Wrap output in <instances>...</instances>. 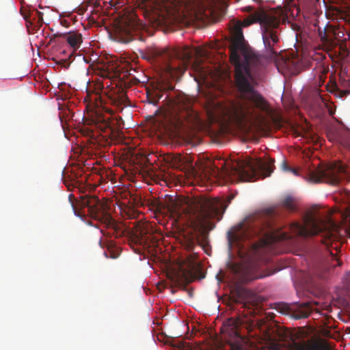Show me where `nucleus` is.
Here are the masks:
<instances>
[{"mask_svg":"<svg viewBox=\"0 0 350 350\" xmlns=\"http://www.w3.org/2000/svg\"><path fill=\"white\" fill-rule=\"evenodd\" d=\"M229 51L238 97L227 109L228 118L242 129L247 124L262 126L265 122L262 113H269L270 109L267 101L255 90V86L263 75L265 60L247 48L240 29L233 38Z\"/></svg>","mask_w":350,"mask_h":350,"instance_id":"obj_1","label":"nucleus"},{"mask_svg":"<svg viewBox=\"0 0 350 350\" xmlns=\"http://www.w3.org/2000/svg\"><path fill=\"white\" fill-rule=\"evenodd\" d=\"M276 214V211L271 208L265 214L254 217L251 221L241 226L240 232L236 238L250 239L255 236H261L262 243L254 245V252L257 253L258 248L270 241H289L295 243V239L298 237L306 238L319 234L323 230V221L317 219L314 215L308 213L304 217V224L293 222L285 230L275 229L271 217Z\"/></svg>","mask_w":350,"mask_h":350,"instance_id":"obj_2","label":"nucleus"},{"mask_svg":"<svg viewBox=\"0 0 350 350\" xmlns=\"http://www.w3.org/2000/svg\"><path fill=\"white\" fill-rule=\"evenodd\" d=\"M152 206L157 213H169L172 217L185 219L195 231L200 232L203 237L211 230L210 219L219 212V201L202 197L172 199L166 206L159 202H154Z\"/></svg>","mask_w":350,"mask_h":350,"instance_id":"obj_3","label":"nucleus"},{"mask_svg":"<svg viewBox=\"0 0 350 350\" xmlns=\"http://www.w3.org/2000/svg\"><path fill=\"white\" fill-rule=\"evenodd\" d=\"M139 10L150 25L161 27L163 31H172L174 26L189 25L196 21H205L213 17V9L194 10L185 13L174 4L161 0H141Z\"/></svg>","mask_w":350,"mask_h":350,"instance_id":"obj_4","label":"nucleus"},{"mask_svg":"<svg viewBox=\"0 0 350 350\" xmlns=\"http://www.w3.org/2000/svg\"><path fill=\"white\" fill-rule=\"evenodd\" d=\"M79 198V200H77L73 194H70L68 196L75 214L77 216L81 217L83 214V210L87 208L90 217L99 221L106 228V231L103 230L100 231L106 238L100 239L99 245L103 248L105 247L107 248L111 258H116L118 256L113 251L114 243L107 238L112 237L118 238L122 236L124 230L122 224L118 223L112 217L107 202L100 200L95 196L83 195L81 196Z\"/></svg>","mask_w":350,"mask_h":350,"instance_id":"obj_5","label":"nucleus"},{"mask_svg":"<svg viewBox=\"0 0 350 350\" xmlns=\"http://www.w3.org/2000/svg\"><path fill=\"white\" fill-rule=\"evenodd\" d=\"M154 55L155 57L161 58L163 62L162 69L167 79H179L189 64L193 70L202 77L206 75L207 70L202 65L201 59L208 56V51L203 47L156 50Z\"/></svg>","mask_w":350,"mask_h":350,"instance_id":"obj_6","label":"nucleus"},{"mask_svg":"<svg viewBox=\"0 0 350 350\" xmlns=\"http://www.w3.org/2000/svg\"><path fill=\"white\" fill-rule=\"evenodd\" d=\"M273 163L274 160L271 159L265 161L239 160L232 163L230 169L224 172L215 167L213 170L212 175L215 177L224 175L232 183L256 181L270 176L273 170Z\"/></svg>","mask_w":350,"mask_h":350,"instance_id":"obj_7","label":"nucleus"},{"mask_svg":"<svg viewBox=\"0 0 350 350\" xmlns=\"http://www.w3.org/2000/svg\"><path fill=\"white\" fill-rule=\"evenodd\" d=\"M164 101L168 104V129L179 132L184 128H191L200 122L198 114L193 109V100L185 94H179L170 98L167 94Z\"/></svg>","mask_w":350,"mask_h":350,"instance_id":"obj_8","label":"nucleus"},{"mask_svg":"<svg viewBox=\"0 0 350 350\" xmlns=\"http://www.w3.org/2000/svg\"><path fill=\"white\" fill-rule=\"evenodd\" d=\"M281 12L259 10L255 11L252 15L254 21L258 22L260 25L263 43L270 58L278 55L275 46L280 40Z\"/></svg>","mask_w":350,"mask_h":350,"instance_id":"obj_9","label":"nucleus"},{"mask_svg":"<svg viewBox=\"0 0 350 350\" xmlns=\"http://www.w3.org/2000/svg\"><path fill=\"white\" fill-rule=\"evenodd\" d=\"M308 180L314 183L325 182L330 185H338L342 180L349 182L350 174L344 163L336 161L325 168L310 171Z\"/></svg>","mask_w":350,"mask_h":350,"instance_id":"obj_10","label":"nucleus"},{"mask_svg":"<svg viewBox=\"0 0 350 350\" xmlns=\"http://www.w3.org/2000/svg\"><path fill=\"white\" fill-rule=\"evenodd\" d=\"M290 350H333L327 340L319 334H308L304 330L297 334L289 343Z\"/></svg>","mask_w":350,"mask_h":350,"instance_id":"obj_11","label":"nucleus"},{"mask_svg":"<svg viewBox=\"0 0 350 350\" xmlns=\"http://www.w3.org/2000/svg\"><path fill=\"white\" fill-rule=\"evenodd\" d=\"M122 122L121 117L113 118L111 115L97 117L95 124L101 132L102 138L104 139V142H100L98 146H109L111 142L118 137L120 130L122 129Z\"/></svg>","mask_w":350,"mask_h":350,"instance_id":"obj_12","label":"nucleus"},{"mask_svg":"<svg viewBox=\"0 0 350 350\" xmlns=\"http://www.w3.org/2000/svg\"><path fill=\"white\" fill-rule=\"evenodd\" d=\"M228 269L232 275L231 282L235 286L249 282L260 278L253 272V269L247 265L229 262L227 264Z\"/></svg>","mask_w":350,"mask_h":350,"instance_id":"obj_13","label":"nucleus"},{"mask_svg":"<svg viewBox=\"0 0 350 350\" xmlns=\"http://www.w3.org/2000/svg\"><path fill=\"white\" fill-rule=\"evenodd\" d=\"M146 25L140 21L135 14L127 17L124 22V26L120 28V32L125 37L122 38L124 42H129L133 40L139 39L144 40L143 36L138 31L145 30Z\"/></svg>","mask_w":350,"mask_h":350,"instance_id":"obj_14","label":"nucleus"},{"mask_svg":"<svg viewBox=\"0 0 350 350\" xmlns=\"http://www.w3.org/2000/svg\"><path fill=\"white\" fill-rule=\"evenodd\" d=\"M109 81L106 82V87L104 86V83H103V88L100 96V103L109 102L122 111L124 106L128 105L129 98L123 90H120L116 88V87L115 88H109Z\"/></svg>","mask_w":350,"mask_h":350,"instance_id":"obj_15","label":"nucleus"},{"mask_svg":"<svg viewBox=\"0 0 350 350\" xmlns=\"http://www.w3.org/2000/svg\"><path fill=\"white\" fill-rule=\"evenodd\" d=\"M54 39H62L73 51L81 47L83 42V36L81 33L77 31L68 32H57L53 35Z\"/></svg>","mask_w":350,"mask_h":350,"instance_id":"obj_16","label":"nucleus"},{"mask_svg":"<svg viewBox=\"0 0 350 350\" xmlns=\"http://www.w3.org/2000/svg\"><path fill=\"white\" fill-rule=\"evenodd\" d=\"M282 312L288 313L295 319H300L308 317L311 313V308L308 303L299 305L295 308L284 305Z\"/></svg>","mask_w":350,"mask_h":350,"instance_id":"obj_17","label":"nucleus"},{"mask_svg":"<svg viewBox=\"0 0 350 350\" xmlns=\"http://www.w3.org/2000/svg\"><path fill=\"white\" fill-rule=\"evenodd\" d=\"M149 225L144 224L136 226L135 232L133 234V239L136 243L144 245L148 243L150 237L148 236Z\"/></svg>","mask_w":350,"mask_h":350,"instance_id":"obj_18","label":"nucleus"},{"mask_svg":"<svg viewBox=\"0 0 350 350\" xmlns=\"http://www.w3.org/2000/svg\"><path fill=\"white\" fill-rule=\"evenodd\" d=\"M281 64L292 75H297L300 71L301 65L297 57L282 58Z\"/></svg>","mask_w":350,"mask_h":350,"instance_id":"obj_19","label":"nucleus"},{"mask_svg":"<svg viewBox=\"0 0 350 350\" xmlns=\"http://www.w3.org/2000/svg\"><path fill=\"white\" fill-rule=\"evenodd\" d=\"M163 96V87L161 85H158L152 92H148L147 98L150 103L157 105L159 100Z\"/></svg>","mask_w":350,"mask_h":350,"instance_id":"obj_20","label":"nucleus"},{"mask_svg":"<svg viewBox=\"0 0 350 350\" xmlns=\"http://www.w3.org/2000/svg\"><path fill=\"white\" fill-rule=\"evenodd\" d=\"M336 140L350 149V132L345 130H336Z\"/></svg>","mask_w":350,"mask_h":350,"instance_id":"obj_21","label":"nucleus"},{"mask_svg":"<svg viewBox=\"0 0 350 350\" xmlns=\"http://www.w3.org/2000/svg\"><path fill=\"white\" fill-rule=\"evenodd\" d=\"M282 206L290 211H295L296 210L295 200L291 196H287L282 200Z\"/></svg>","mask_w":350,"mask_h":350,"instance_id":"obj_22","label":"nucleus"},{"mask_svg":"<svg viewBox=\"0 0 350 350\" xmlns=\"http://www.w3.org/2000/svg\"><path fill=\"white\" fill-rule=\"evenodd\" d=\"M228 323L229 326L232 327V329H234V334H235L236 337L239 339H241V336L239 335V334L238 333V332L237 330V329L238 328V327L240 324L239 320L229 319L228 321Z\"/></svg>","mask_w":350,"mask_h":350,"instance_id":"obj_23","label":"nucleus"},{"mask_svg":"<svg viewBox=\"0 0 350 350\" xmlns=\"http://www.w3.org/2000/svg\"><path fill=\"white\" fill-rule=\"evenodd\" d=\"M199 239L198 237H194L193 235H191L190 237L187 239L186 240V247L187 249L189 251L193 250L196 243H199Z\"/></svg>","mask_w":350,"mask_h":350,"instance_id":"obj_24","label":"nucleus"},{"mask_svg":"<svg viewBox=\"0 0 350 350\" xmlns=\"http://www.w3.org/2000/svg\"><path fill=\"white\" fill-rule=\"evenodd\" d=\"M281 168L282 169V170H284V172H292L295 175H297V171L296 169H294V168H292L291 167H290L287 162L285 161V160H283L282 163H281Z\"/></svg>","mask_w":350,"mask_h":350,"instance_id":"obj_25","label":"nucleus"},{"mask_svg":"<svg viewBox=\"0 0 350 350\" xmlns=\"http://www.w3.org/2000/svg\"><path fill=\"white\" fill-rule=\"evenodd\" d=\"M34 12H35V16H36L38 18V25L39 27H41L42 25V23H43V18H42L43 14L38 10H35Z\"/></svg>","mask_w":350,"mask_h":350,"instance_id":"obj_26","label":"nucleus"},{"mask_svg":"<svg viewBox=\"0 0 350 350\" xmlns=\"http://www.w3.org/2000/svg\"><path fill=\"white\" fill-rule=\"evenodd\" d=\"M241 345L239 342L230 344L231 350H241Z\"/></svg>","mask_w":350,"mask_h":350,"instance_id":"obj_27","label":"nucleus"},{"mask_svg":"<svg viewBox=\"0 0 350 350\" xmlns=\"http://www.w3.org/2000/svg\"><path fill=\"white\" fill-rule=\"evenodd\" d=\"M321 40L324 42H328V38H327V36H326L325 33H324L323 36H321Z\"/></svg>","mask_w":350,"mask_h":350,"instance_id":"obj_28","label":"nucleus"},{"mask_svg":"<svg viewBox=\"0 0 350 350\" xmlns=\"http://www.w3.org/2000/svg\"><path fill=\"white\" fill-rule=\"evenodd\" d=\"M61 24L65 27H68L69 25V23L66 20H63L61 21Z\"/></svg>","mask_w":350,"mask_h":350,"instance_id":"obj_29","label":"nucleus"},{"mask_svg":"<svg viewBox=\"0 0 350 350\" xmlns=\"http://www.w3.org/2000/svg\"><path fill=\"white\" fill-rule=\"evenodd\" d=\"M30 16H25L24 18L26 20L27 23L32 24L29 19Z\"/></svg>","mask_w":350,"mask_h":350,"instance_id":"obj_30","label":"nucleus"},{"mask_svg":"<svg viewBox=\"0 0 350 350\" xmlns=\"http://www.w3.org/2000/svg\"><path fill=\"white\" fill-rule=\"evenodd\" d=\"M253 10V8L251 6H247L245 8V10H247L248 12H251Z\"/></svg>","mask_w":350,"mask_h":350,"instance_id":"obj_31","label":"nucleus"},{"mask_svg":"<svg viewBox=\"0 0 350 350\" xmlns=\"http://www.w3.org/2000/svg\"><path fill=\"white\" fill-rule=\"evenodd\" d=\"M347 17H348L347 21H348V22H349V23H350V15H349V16H348Z\"/></svg>","mask_w":350,"mask_h":350,"instance_id":"obj_32","label":"nucleus"},{"mask_svg":"<svg viewBox=\"0 0 350 350\" xmlns=\"http://www.w3.org/2000/svg\"><path fill=\"white\" fill-rule=\"evenodd\" d=\"M107 77L109 78V73H107V75H106Z\"/></svg>","mask_w":350,"mask_h":350,"instance_id":"obj_33","label":"nucleus"}]
</instances>
